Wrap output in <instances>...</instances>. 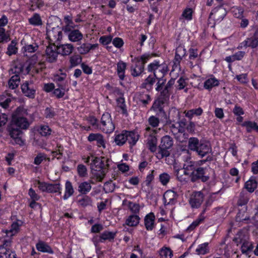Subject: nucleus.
Segmentation results:
<instances>
[{"label":"nucleus","instance_id":"f257e3e1","mask_svg":"<svg viewBox=\"0 0 258 258\" xmlns=\"http://www.w3.org/2000/svg\"><path fill=\"white\" fill-rule=\"evenodd\" d=\"M27 113L22 107H18L12 115L11 123L8 126L7 130L9 135L13 139V144L23 145L24 143L20 136L22 134L21 129L26 130L30 125L26 116Z\"/></svg>","mask_w":258,"mask_h":258},{"label":"nucleus","instance_id":"f03ea898","mask_svg":"<svg viewBox=\"0 0 258 258\" xmlns=\"http://www.w3.org/2000/svg\"><path fill=\"white\" fill-rule=\"evenodd\" d=\"M132 62L135 64L132 67V75L134 77L139 76L144 70V64L150 58L149 54H144L140 56L134 57L131 55Z\"/></svg>","mask_w":258,"mask_h":258},{"label":"nucleus","instance_id":"7ed1b4c3","mask_svg":"<svg viewBox=\"0 0 258 258\" xmlns=\"http://www.w3.org/2000/svg\"><path fill=\"white\" fill-rule=\"evenodd\" d=\"M147 70L149 72L153 73L154 77L159 80L167 74L168 67L166 63H160L159 60H155L148 64Z\"/></svg>","mask_w":258,"mask_h":258},{"label":"nucleus","instance_id":"20e7f679","mask_svg":"<svg viewBox=\"0 0 258 258\" xmlns=\"http://www.w3.org/2000/svg\"><path fill=\"white\" fill-rule=\"evenodd\" d=\"M173 144V140L170 136H165L162 137L159 146V150L156 154L157 158L161 159L164 157H168L170 155L168 149H170Z\"/></svg>","mask_w":258,"mask_h":258},{"label":"nucleus","instance_id":"39448f33","mask_svg":"<svg viewBox=\"0 0 258 258\" xmlns=\"http://www.w3.org/2000/svg\"><path fill=\"white\" fill-rule=\"evenodd\" d=\"M82 160L86 164H89L90 168L93 172L95 171H101L103 168L104 164L102 159L99 157H95L92 155L90 156H82Z\"/></svg>","mask_w":258,"mask_h":258},{"label":"nucleus","instance_id":"423d86ee","mask_svg":"<svg viewBox=\"0 0 258 258\" xmlns=\"http://www.w3.org/2000/svg\"><path fill=\"white\" fill-rule=\"evenodd\" d=\"M99 128L105 133H111L114 130L115 126L109 113H104L101 119Z\"/></svg>","mask_w":258,"mask_h":258},{"label":"nucleus","instance_id":"0eeeda50","mask_svg":"<svg viewBox=\"0 0 258 258\" xmlns=\"http://www.w3.org/2000/svg\"><path fill=\"white\" fill-rule=\"evenodd\" d=\"M165 82L166 80L162 78L158 80L156 84L155 90L160 93V97H166L168 94L170 88L174 83V81L171 80L165 85Z\"/></svg>","mask_w":258,"mask_h":258},{"label":"nucleus","instance_id":"6e6552de","mask_svg":"<svg viewBox=\"0 0 258 258\" xmlns=\"http://www.w3.org/2000/svg\"><path fill=\"white\" fill-rule=\"evenodd\" d=\"M62 31L59 27L52 28L51 29H47V38L51 43H54L59 41L62 38Z\"/></svg>","mask_w":258,"mask_h":258},{"label":"nucleus","instance_id":"1a4fd4ad","mask_svg":"<svg viewBox=\"0 0 258 258\" xmlns=\"http://www.w3.org/2000/svg\"><path fill=\"white\" fill-rule=\"evenodd\" d=\"M227 15V11L222 6L214 8L210 15V18H213L215 23L221 22Z\"/></svg>","mask_w":258,"mask_h":258},{"label":"nucleus","instance_id":"9d476101","mask_svg":"<svg viewBox=\"0 0 258 258\" xmlns=\"http://www.w3.org/2000/svg\"><path fill=\"white\" fill-rule=\"evenodd\" d=\"M204 195L202 191L193 192L190 197L189 203L192 208H198L204 201Z\"/></svg>","mask_w":258,"mask_h":258},{"label":"nucleus","instance_id":"9b49d317","mask_svg":"<svg viewBox=\"0 0 258 258\" xmlns=\"http://www.w3.org/2000/svg\"><path fill=\"white\" fill-rule=\"evenodd\" d=\"M186 54V49L184 46L180 45L176 48L175 58L173 60V70H180V62Z\"/></svg>","mask_w":258,"mask_h":258},{"label":"nucleus","instance_id":"f8f14e48","mask_svg":"<svg viewBox=\"0 0 258 258\" xmlns=\"http://www.w3.org/2000/svg\"><path fill=\"white\" fill-rule=\"evenodd\" d=\"M11 244V238L5 240L3 244L0 245V254L5 255L6 258H16V253L10 249Z\"/></svg>","mask_w":258,"mask_h":258},{"label":"nucleus","instance_id":"ddd939ff","mask_svg":"<svg viewBox=\"0 0 258 258\" xmlns=\"http://www.w3.org/2000/svg\"><path fill=\"white\" fill-rule=\"evenodd\" d=\"M160 128H152L150 126H147L145 129V136L147 138V144H156L157 138L155 136Z\"/></svg>","mask_w":258,"mask_h":258},{"label":"nucleus","instance_id":"4468645a","mask_svg":"<svg viewBox=\"0 0 258 258\" xmlns=\"http://www.w3.org/2000/svg\"><path fill=\"white\" fill-rule=\"evenodd\" d=\"M23 222L21 220H17L14 222L11 226L10 230H3L2 232L6 234V237H13L19 231L20 227L22 226Z\"/></svg>","mask_w":258,"mask_h":258},{"label":"nucleus","instance_id":"2eb2a0df","mask_svg":"<svg viewBox=\"0 0 258 258\" xmlns=\"http://www.w3.org/2000/svg\"><path fill=\"white\" fill-rule=\"evenodd\" d=\"M58 52L56 51L54 46H48L45 50L46 60L50 62L55 61L58 56Z\"/></svg>","mask_w":258,"mask_h":258},{"label":"nucleus","instance_id":"dca6fc26","mask_svg":"<svg viewBox=\"0 0 258 258\" xmlns=\"http://www.w3.org/2000/svg\"><path fill=\"white\" fill-rule=\"evenodd\" d=\"M125 136H126V142H128L130 147L135 146L139 139L140 136L138 133L135 131H128L124 130Z\"/></svg>","mask_w":258,"mask_h":258},{"label":"nucleus","instance_id":"f3484780","mask_svg":"<svg viewBox=\"0 0 258 258\" xmlns=\"http://www.w3.org/2000/svg\"><path fill=\"white\" fill-rule=\"evenodd\" d=\"M211 151V148L208 143L201 142L196 152L202 158L210 153Z\"/></svg>","mask_w":258,"mask_h":258},{"label":"nucleus","instance_id":"a211bd4d","mask_svg":"<svg viewBox=\"0 0 258 258\" xmlns=\"http://www.w3.org/2000/svg\"><path fill=\"white\" fill-rule=\"evenodd\" d=\"M205 170L203 167H199L196 169H194V172L191 179L195 181L197 179H201L203 181L205 182L209 179V176L205 175Z\"/></svg>","mask_w":258,"mask_h":258},{"label":"nucleus","instance_id":"6ab92c4d","mask_svg":"<svg viewBox=\"0 0 258 258\" xmlns=\"http://www.w3.org/2000/svg\"><path fill=\"white\" fill-rule=\"evenodd\" d=\"M98 47L97 43L91 44L89 43H85L82 44L77 48L79 53L81 54H86L91 50H94Z\"/></svg>","mask_w":258,"mask_h":258},{"label":"nucleus","instance_id":"aec40b11","mask_svg":"<svg viewBox=\"0 0 258 258\" xmlns=\"http://www.w3.org/2000/svg\"><path fill=\"white\" fill-rule=\"evenodd\" d=\"M219 85V80L216 78L213 75H211L205 80L204 87L207 90H210L213 87L218 86Z\"/></svg>","mask_w":258,"mask_h":258},{"label":"nucleus","instance_id":"412c9836","mask_svg":"<svg viewBox=\"0 0 258 258\" xmlns=\"http://www.w3.org/2000/svg\"><path fill=\"white\" fill-rule=\"evenodd\" d=\"M155 217L153 213H150L147 214L144 219V223L146 229L148 231H151L155 226Z\"/></svg>","mask_w":258,"mask_h":258},{"label":"nucleus","instance_id":"4be33fe9","mask_svg":"<svg viewBox=\"0 0 258 258\" xmlns=\"http://www.w3.org/2000/svg\"><path fill=\"white\" fill-rule=\"evenodd\" d=\"M73 49V45L70 43L60 45L57 48L58 52L62 55H69L72 52Z\"/></svg>","mask_w":258,"mask_h":258},{"label":"nucleus","instance_id":"5701e85b","mask_svg":"<svg viewBox=\"0 0 258 258\" xmlns=\"http://www.w3.org/2000/svg\"><path fill=\"white\" fill-rule=\"evenodd\" d=\"M21 89L23 93L27 97H30L35 95L36 91L32 83L30 84L28 82H25L22 85Z\"/></svg>","mask_w":258,"mask_h":258},{"label":"nucleus","instance_id":"b1692460","mask_svg":"<svg viewBox=\"0 0 258 258\" xmlns=\"http://www.w3.org/2000/svg\"><path fill=\"white\" fill-rule=\"evenodd\" d=\"M36 247L39 251L42 252L50 254H53L54 253L51 247L47 243L42 241H39L36 244Z\"/></svg>","mask_w":258,"mask_h":258},{"label":"nucleus","instance_id":"393cba45","mask_svg":"<svg viewBox=\"0 0 258 258\" xmlns=\"http://www.w3.org/2000/svg\"><path fill=\"white\" fill-rule=\"evenodd\" d=\"M116 72L120 80H123L125 77V73L126 69V63L119 60L117 64Z\"/></svg>","mask_w":258,"mask_h":258},{"label":"nucleus","instance_id":"a878e982","mask_svg":"<svg viewBox=\"0 0 258 258\" xmlns=\"http://www.w3.org/2000/svg\"><path fill=\"white\" fill-rule=\"evenodd\" d=\"M257 186V182L256 181V177L254 176L250 177L244 184V187L250 193L253 192Z\"/></svg>","mask_w":258,"mask_h":258},{"label":"nucleus","instance_id":"bb28decb","mask_svg":"<svg viewBox=\"0 0 258 258\" xmlns=\"http://www.w3.org/2000/svg\"><path fill=\"white\" fill-rule=\"evenodd\" d=\"M155 79L156 78L154 75L149 76L141 85L143 90H146L148 92L151 90L152 88V86L155 82ZM144 92L145 90H143V92Z\"/></svg>","mask_w":258,"mask_h":258},{"label":"nucleus","instance_id":"cd10ccee","mask_svg":"<svg viewBox=\"0 0 258 258\" xmlns=\"http://www.w3.org/2000/svg\"><path fill=\"white\" fill-rule=\"evenodd\" d=\"M165 98H158L154 102L152 106V109L156 112H160L163 114H165V112L163 111V108L164 104Z\"/></svg>","mask_w":258,"mask_h":258},{"label":"nucleus","instance_id":"c85d7f7f","mask_svg":"<svg viewBox=\"0 0 258 258\" xmlns=\"http://www.w3.org/2000/svg\"><path fill=\"white\" fill-rule=\"evenodd\" d=\"M83 37V34L78 30H71L68 34L69 40L74 42L81 41Z\"/></svg>","mask_w":258,"mask_h":258},{"label":"nucleus","instance_id":"c756f323","mask_svg":"<svg viewBox=\"0 0 258 258\" xmlns=\"http://www.w3.org/2000/svg\"><path fill=\"white\" fill-rule=\"evenodd\" d=\"M248 47L252 48L258 46V28L255 30L253 35L246 39Z\"/></svg>","mask_w":258,"mask_h":258},{"label":"nucleus","instance_id":"7c9ffc66","mask_svg":"<svg viewBox=\"0 0 258 258\" xmlns=\"http://www.w3.org/2000/svg\"><path fill=\"white\" fill-rule=\"evenodd\" d=\"M38 49L37 45L32 44L25 45L22 48V52L24 56H30Z\"/></svg>","mask_w":258,"mask_h":258},{"label":"nucleus","instance_id":"2f4dec72","mask_svg":"<svg viewBox=\"0 0 258 258\" xmlns=\"http://www.w3.org/2000/svg\"><path fill=\"white\" fill-rule=\"evenodd\" d=\"M193 12L194 11L191 8L188 7L185 8L179 18L180 20L183 22L191 21L192 19Z\"/></svg>","mask_w":258,"mask_h":258},{"label":"nucleus","instance_id":"473e14b6","mask_svg":"<svg viewBox=\"0 0 258 258\" xmlns=\"http://www.w3.org/2000/svg\"><path fill=\"white\" fill-rule=\"evenodd\" d=\"M74 189L72 183L70 181L67 180L65 183V191L63 199L64 200H68L74 194Z\"/></svg>","mask_w":258,"mask_h":258},{"label":"nucleus","instance_id":"72a5a7b5","mask_svg":"<svg viewBox=\"0 0 258 258\" xmlns=\"http://www.w3.org/2000/svg\"><path fill=\"white\" fill-rule=\"evenodd\" d=\"M91 188L92 186L89 182L84 181L79 184L78 190L80 193L86 195L91 190Z\"/></svg>","mask_w":258,"mask_h":258},{"label":"nucleus","instance_id":"f704fd0d","mask_svg":"<svg viewBox=\"0 0 258 258\" xmlns=\"http://www.w3.org/2000/svg\"><path fill=\"white\" fill-rule=\"evenodd\" d=\"M194 169V163L190 162L184 164L183 168L181 169V171H182L183 174L187 177L190 175L192 177Z\"/></svg>","mask_w":258,"mask_h":258},{"label":"nucleus","instance_id":"c9c22d12","mask_svg":"<svg viewBox=\"0 0 258 258\" xmlns=\"http://www.w3.org/2000/svg\"><path fill=\"white\" fill-rule=\"evenodd\" d=\"M113 36L111 35H103L101 36L99 39V42L104 46H107L106 48L108 50H111L112 48V46H107L112 40Z\"/></svg>","mask_w":258,"mask_h":258},{"label":"nucleus","instance_id":"e433bc0d","mask_svg":"<svg viewBox=\"0 0 258 258\" xmlns=\"http://www.w3.org/2000/svg\"><path fill=\"white\" fill-rule=\"evenodd\" d=\"M28 21L30 25L34 26H39L42 24L41 17L38 13H34L31 17L29 18Z\"/></svg>","mask_w":258,"mask_h":258},{"label":"nucleus","instance_id":"4c0bfd02","mask_svg":"<svg viewBox=\"0 0 258 258\" xmlns=\"http://www.w3.org/2000/svg\"><path fill=\"white\" fill-rule=\"evenodd\" d=\"M17 41L13 40L8 46L6 54L9 56L16 54L18 52V47H17Z\"/></svg>","mask_w":258,"mask_h":258},{"label":"nucleus","instance_id":"58836bf2","mask_svg":"<svg viewBox=\"0 0 258 258\" xmlns=\"http://www.w3.org/2000/svg\"><path fill=\"white\" fill-rule=\"evenodd\" d=\"M140 218L137 215L129 216L126 219L125 224L128 226H136L140 222Z\"/></svg>","mask_w":258,"mask_h":258},{"label":"nucleus","instance_id":"ea45409f","mask_svg":"<svg viewBox=\"0 0 258 258\" xmlns=\"http://www.w3.org/2000/svg\"><path fill=\"white\" fill-rule=\"evenodd\" d=\"M196 252L198 255H204L209 252V243L205 242L199 244L196 249Z\"/></svg>","mask_w":258,"mask_h":258},{"label":"nucleus","instance_id":"a19ab883","mask_svg":"<svg viewBox=\"0 0 258 258\" xmlns=\"http://www.w3.org/2000/svg\"><path fill=\"white\" fill-rule=\"evenodd\" d=\"M241 125L246 128V131L250 133L252 130H255L258 132V125L255 122L245 121L241 124Z\"/></svg>","mask_w":258,"mask_h":258},{"label":"nucleus","instance_id":"79ce46f5","mask_svg":"<svg viewBox=\"0 0 258 258\" xmlns=\"http://www.w3.org/2000/svg\"><path fill=\"white\" fill-rule=\"evenodd\" d=\"M124 130L121 133L116 135L115 136L114 142L115 144L119 146H122L126 142V136H125Z\"/></svg>","mask_w":258,"mask_h":258},{"label":"nucleus","instance_id":"37998d69","mask_svg":"<svg viewBox=\"0 0 258 258\" xmlns=\"http://www.w3.org/2000/svg\"><path fill=\"white\" fill-rule=\"evenodd\" d=\"M159 254L161 258H172L173 251L169 247L163 246L160 249Z\"/></svg>","mask_w":258,"mask_h":258},{"label":"nucleus","instance_id":"c03bdc74","mask_svg":"<svg viewBox=\"0 0 258 258\" xmlns=\"http://www.w3.org/2000/svg\"><path fill=\"white\" fill-rule=\"evenodd\" d=\"M200 143L198 138L195 137L190 138L188 141V147L190 150L196 152Z\"/></svg>","mask_w":258,"mask_h":258},{"label":"nucleus","instance_id":"a18cd8bd","mask_svg":"<svg viewBox=\"0 0 258 258\" xmlns=\"http://www.w3.org/2000/svg\"><path fill=\"white\" fill-rule=\"evenodd\" d=\"M20 82V78L19 76L18 75H15L10 79L8 82L9 86L12 89H14L18 86Z\"/></svg>","mask_w":258,"mask_h":258},{"label":"nucleus","instance_id":"49530a36","mask_svg":"<svg viewBox=\"0 0 258 258\" xmlns=\"http://www.w3.org/2000/svg\"><path fill=\"white\" fill-rule=\"evenodd\" d=\"M61 185L60 183H49L48 186V189L47 192L49 193H56L58 192V195H60L61 194Z\"/></svg>","mask_w":258,"mask_h":258},{"label":"nucleus","instance_id":"de8ad7c7","mask_svg":"<svg viewBox=\"0 0 258 258\" xmlns=\"http://www.w3.org/2000/svg\"><path fill=\"white\" fill-rule=\"evenodd\" d=\"M176 87L177 90H183L184 92H187L188 91V89L186 87V80L182 77L177 81Z\"/></svg>","mask_w":258,"mask_h":258},{"label":"nucleus","instance_id":"09e8293b","mask_svg":"<svg viewBox=\"0 0 258 258\" xmlns=\"http://www.w3.org/2000/svg\"><path fill=\"white\" fill-rule=\"evenodd\" d=\"M78 202L79 205L82 207L91 206L92 204L91 198L88 196H83L82 198L78 200Z\"/></svg>","mask_w":258,"mask_h":258},{"label":"nucleus","instance_id":"8fccbe9b","mask_svg":"<svg viewBox=\"0 0 258 258\" xmlns=\"http://www.w3.org/2000/svg\"><path fill=\"white\" fill-rule=\"evenodd\" d=\"M231 13L235 18L242 19L244 13V10L240 7L234 6L231 8Z\"/></svg>","mask_w":258,"mask_h":258},{"label":"nucleus","instance_id":"3c124183","mask_svg":"<svg viewBox=\"0 0 258 258\" xmlns=\"http://www.w3.org/2000/svg\"><path fill=\"white\" fill-rule=\"evenodd\" d=\"M126 202H127V207L133 213L135 214L134 215H137L139 213L140 210L139 204L127 201H124L123 203Z\"/></svg>","mask_w":258,"mask_h":258},{"label":"nucleus","instance_id":"603ef678","mask_svg":"<svg viewBox=\"0 0 258 258\" xmlns=\"http://www.w3.org/2000/svg\"><path fill=\"white\" fill-rule=\"evenodd\" d=\"M82 57L79 54L71 56L70 58V62L72 67L78 66L82 61Z\"/></svg>","mask_w":258,"mask_h":258},{"label":"nucleus","instance_id":"864d4df0","mask_svg":"<svg viewBox=\"0 0 258 258\" xmlns=\"http://www.w3.org/2000/svg\"><path fill=\"white\" fill-rule=\"evenodd\" d=\"M38 132L42 136L46 137L51 135L52 131L49 126L43 125L40 126Z\"/></svg>","mask_w":258,"mask_h":258},{"label":"nucleus","instance_id":"5fc2aeb1","mask_svg":"<svg viewBox=\"0 0 258 258\" xmlns=\"http://www.w3.org/2000/svg\"><path fill=\"white\" fill-rule=\"evenodd\" d=\"M66 73L62 72L61 70H59L58 73L54 75L53 79L56 83H60L66 78Z\"/></svg>","mask_w":258,"mask_h":258},{"label":"nucleus","instance_id":"6e6d98bb","mask_svg":"<svg viewBox=\"0 0 258 258\" xmlns=\"http://www.w3.org/2000/svg\"><path fill=\"white\" fill-rule=\"evenodd\" d=\"M35 186H37L38 189L42 192H47L49 183L45 182H41L40 180H36L34 183Z\"/></svg>","mask_w":258,"mask_h":258},{"label":"nucleus","instance_id":"4d7b16f0","mask_svg":"<svg viewBox=\"0 0 258 258\" xmlns=\"http://www.w3.org/2000/svg\"><path fill=\"white\" fill-rule=\"evenodd\" d=\"M171 178L170 175L166 172H163L159 175V179L163 185H166L169 182Z\"/></svg>","mask_w":258,"mask_h":258},{"label":"nucleus","instance_id":"13d9d810","mask_svg":"<svg viewBox=\"0 0 258 258\" xmlns=\"http://www.w3.org/2000/svg\"><path fill=\"white\" fill-rule=\"evenodd\" d=\"M116 102L117 106L122 110V113L127 115V112L125 104L124 98H117Z\"/></svg>","mask_w":258,"mask_h":258},{"label":"nucleus","instance_id":"bf43d9fd","mask_svg":"<svg viewBox=\"0 0 258 258\" xmlns=\"http://www.w3.org/2000/svg\"><path fill=\"white\" fill-rule=\"evenodd\" d=\"M252 248V244L251 242L244 240L242 242L241 246V250L243 253H246L250 251Z\"/></svg>","mask_w":258,"mask_h":258},{"label":"nucleus","instance_id":"052dcab7","mask_svg":"<svg viewBox=\"0 0 258 258\" xmlns=\"http://www.w3.org/2000/svg\"><path fill=\"white\" fill-rule=\"evenodd\" d=\"M189 59L190 60L189 61V64L191 67H194V64L193 62H192V60L195 59V58H197L198 57V49H194V48H190L189 49Z\"/></svg>","mask_w":258,"mask_h":258},{"label":"nucleus","instance_id":"680f3d73","mask_svg":"<svg viewBox=\"0 0 258 258\" xmlns=\"http://www.w3.org/2000/svg\"><path fill=\"white\" fill-rule=\"evenodd\" d=\"M235 79H236L241 84H246L248 83L249 79L247 74L246 73L241 74L235 76Z\"/></svg>","mask_w":258,"mask_h":258},{"label":"nucleus","instance_id":"e2e57ef3","mask_svg":"<svg viewBox=\"0 0 258 258\" xmlns=\"http://www.w3.org/2000/svg\"><path fill=\"white\" fill-rule=\"evenodd\" d=\"M103 242L106 240H111L114 238L115 233L112 232L105 231L101 234Z\"/></svg>","mask_w":258,"mask_h":258},{"label":"nucleus","instance_id":"0e129e2a","mask_svg":"<svg viewBox=\"0 0 258 258\" xmlns=\"http://www.w3.org/2000/svg\"><path fill=\"white\" fill-rule=\"evenodd\" d=\"M174 195V193L171 191H167V192H165L163 197L165 205H169L173 203L174 198H168L171 196L173 197Z\"/></svg>","mask_w":258,"mask_h":258},{"label":"nucleus","instance_id":"69168bd1","mask_svg":"<svg viewBox=\"0 0 258 258\" xmlns=\"http://www.w3.org/2000/svg\"><path fill=\"white\" fill-rule=\"evenodd\" d=\"M148 121L152 128L157 127L160 122L159 118L153 115L149 117Z\"/></svg>","mask_w":258,"mask_h":258},{"label":"nucleus","instance_id":"338daca9","mask_svg":"<svg viewBox=\"0 0 258 258\" xmlns=\"http://www.w3.org/2000/svg\"><path fill=\"white\" fill-rule=\"evenodd\" d=\"M112 43L113 46L118 49L122 48L124 44L123 39L118 37L112 38Z\"/></svg>","mask_w":258,"mask_h":258},{"label":"nucleus","instance_id":"774afa93","mask_svg":"<svg viewBox=\"0 0 258 258\" xmlns=\"http://www.w3.org/2000/svg\"><path fill=\"white\" fill-rule=\"evenodd\" d=\"M77 172L80 177H85L87 175L86 167L83 164H79L77 166Z\"/></svg>","mask_w":258,"mask_h":258}]
</instances>
